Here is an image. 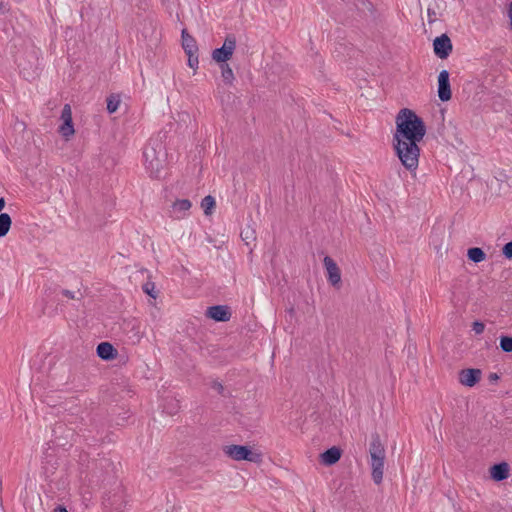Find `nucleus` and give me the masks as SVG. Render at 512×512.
<instances>
[{"instance_id":"f8f14e48","label":"nucleus","mask_w":512,"mask_h":512,"mask_svg":"<svg viewBox=\"0 0 512 512\" xmlns=\"http://www.w3.org/2000/svg\"><path fill=\"white\" fill-rule=\"evenodd\" d=\"M192 203L188 199H178L172 205V213L177 219L184 218L190 210Z\"/></svg>"},{"instance_id":"9d476101","label":"nucleus","mask_w":512,"mask_h":512,"mask_svg":"<svg viewBox=\"0 0 512 512\" xmlns=\"http://www.w3.org/2000/svg\"><path fill=\"white\" fill-rule=\"evenodd\" d=\"M370 460H385V448L381 442L379 434L375 433L371 436L369 446Z\"/></svg>"},{"instance_id":"6e6552de","label":"nucleus","mask_w":512,"mask_h":512,"mask_svg":"<svg viewBox=\"0 0 512 512\" xmlns=\"http://www.w3.org/2000/svg\"><path fill=\"white\" fill-rule=\"evenodd\" d=\"M206 316L217 322H227L231 318V312L226 305H215L207 308Z\"/></svg>"},{"instance_id":"b1692460","label":"nucleus","mask_w":512,"mask_h":512,"mask_svg":"<svg viewBox=\"0 0 512 512\" xmlns=\"http://www.w3.org/2000/svg\"><path fill=\"white\" fill-rule=\"evenodd\" d=\"M500 348L504 352H512V337L501 336L500 337Z\"/></svg>"},{"instance_id":"c85d7f7f","label":"nucleus","mask_w":512,"mask_h":512,"mask_svg":"<svg viewBox=\"0 0 512 512\" xmlns=\"http://www.w3.org/2000/svg\"><path fill=\"white\" fill-rule=\"evenodd\" d=\"M62 295L70 299H75V293L67 289L62 290Z\"/></svg>"},{"instance_id":"39448f33","label":"nucleus","mask_w":512,"mask_h":512,"mask_svg":"<svg viewBox=\"0 0 512 512\" xmlns=\"http://www.w3.org/2000/svg\"><path fill=\"white\" fill-rule=\"evenodd\" d=\"M434 53L440 59H446L452 51V43L446 34L436 37L433 41Z\"/></svg>"},{"instance_id":"a878e982","label":"nucleus","mask_w":512,"mask_h":512,"mask_svg":"<svg viewBox=\"0 0 512 512\" xmlns=\"http://www.w3.org/2000/svg\"><path fill=\"white\" fill-rule=\"evenodd\" d=\"M155 284L152 282H147L143 285V291L150 295L152 298H156V295L154 294Z\"/></svg>"},{"instance_id":"ddd939ff","label":"nucleus","mask_w":512,"mask_h":512,"mask_svg":"<svg viewBox=\"0 0 512 512\" xmlns=\"http://www.w3.org/2000/svg\"><path fill=\"white\" fill-rule=\"evenodd\" d=\"M98 357L103 360L114 359L117 355V350L109 342H101L96 349Z\"/></svg>"},{"instance_id":"f03ea898","label":"nucleus","mask_w":512,"mask_h":512,"mask_svg":"<svg viewBox=\"0 0 512 512\" xmlns=\"http://www.w3.org/2000/svg\"><path fill=\"white\" fill-rule=\"evenodd\" d=\"M143 156L145 168L150 176L152 178H160L165 162V153L163 152L162 145L145 147Z\"/></svg>"},{"instance_id":"dca6fc26","label":"nucleus","mask_w":512,"mask_h":512,"mask_svg":"<svg viewBox=\"0 0 512 512\" xmlns=\"http://www.w3.org/2000/svg\"><path fill=\"white\" fill-rule=\"evenodd\" d=\"M370 465L374 483L380 484L383 480L384 460H370Z\"/></svg>"},{"instance_id":"2eb2a0df","label":"nucleus","mask_w":512,"mask_h":512,"mask_svg":"<svg viewBox=\"0 0 512 512\" xmlns=\"http://www.w3.org/2000/svg\"><path fill=\"white\" fill-rule=\"evenodd\" d=\"M341 450L337 447H331L321 454L322 463L325 465H333L339 461Z\"/></svg>"},{"instance_id":"7c9ffc66","label":"nucleus","mask_w":512,"mask_h":512,"mask_svg":"<svg viewBox=\"0 0 512 512\" xmlns=\"http://www.w3.org/2000/svg\"><path fill=\"white\" fill-rule=\"evenodd\" d=\"M52 512H68L67 509L63 506H57L53 509Z\"/></svg>"},{"instance_id":"0eeeda50","label":"nucleus","mask_w":512,"mask_h":512,"mask_svg":"<svg viewBox=\"0 0 512 512\" xmlns=\"http://www.w3.org/2000/svg\"><path fill=\"white\" fill-rule=\"evenodd\" d=\"M438 97L443 102L449 101L452 97L447 70H442L438 75Z\"/></svg>"},{"instance_id":"72a5a7b5","label":"nucleus","mask_w":512,"mask_h":512,"mask_svg":"<svg viewBox=\"0 0 512 512\" xmlns=\"http://www.w3.org/2000/svg\"><path fill=\"white\" fill-rule=\"evenodd\" d=\"M249 237H250V234H248V231H246V235H245V237L243 239L247 240Z\"/></svg>"},{"instance_id":"473e14b6","label":"nucleus","mask_w":512,"mask_h":512,"mask_svg":"<svg viewBox=\"0 0 512 512\" xmlns=\"http://www.w3.org/2000/svg\"><path fill=\"white\" fill-rule=\"evenodd\" d=\"M509 18H510V24H511V28H512V3L510 4V7H509Z\"/></svg>"},{"instance_id":"f257e3e1","label":"nucleus","mask_w":512,"mask_h":512,"mask_svg":"<svg viewBox=\"0 0 512 512\" xmlns=\"http://www.w3.org/2000/svg\"><path fill=\"white\" fill-rule=\"evenodd\" d=\"M426 134V126L413 110L403 108L396 117V131L393 146L402 165L409 171L418 167L421 142Z\"/></svg>"},{"instance_id":"6ab92c4d","label":"nucleus","mask_w":512,"mask_h":512,"mask_svg":"<svg viewBox=\"0 0 512 512\" xmlns=\"http://www.w3.org/2000/svg\"><path fill=\"white\" fill-rule=\"evenodd\" d=\"M12 225V219L7 213H0V237H4L9 232Z\"/></svg>"},{"instance_id":"4be33fe9","label":"nucleus","mask_w":512,"mask_h":512,"mask_svg":"<svg viewBox=\"0 0 512 512\" xmlns=\"http://www.w3.org/2000/svg\"><path fill=\"white\" fill-rule=\"evenodd\" d=\"M221 75L226 83L231 84L234 80V74L231 67L227 63L221 64Z\"/></svg>"},{"instance_id":"f3484780","label":"nucleus","mask_w":512,"mask_h":512,"mask_svg":"<svg viewBox=\"0 0 512 512\" xmlns=\"http://www.w3.org/2000/svg\"><path fill=\"white\" fill-rule=\"evenodd\" d=\"M181 37H182V47H183L185 53L198 52V47H197L195 39L191 35L188 34L186 29L182 30Z\"/></svg>"},{"instance_id":"412c9836","label":"nucleus","mask_w":512,"mask_h":512,"mask_svg":"<svg viewBox=\"0 0 512 512\" xmlns=\"http://www.w3.org/2000/svg\"><path fill=\"white\" fill-rule=\"evenodd\" d=\"M215 204V199L211 195H207L202 199L201 207L203 208L205 215L212 214Z\"/></svg>"},{"instance_id":"5701e85b","label":"nucleus","mask_w":512,"mask_h":512,"mask_svg":"<svg viewBox=\"0 0 512 512\" xmlns=\"http://www.w3.org/2000/svg\"><path fill=\"white\" fill-rule=\"evenodd\" d=\"M119 105H120V99L118 96L112 94L107 98V111L110 114L116 112Z\"/></svg>"},{"instance_id":"423d86ee","label":"nucleus","mask_w":512,"mask_h":512,"mask_svg":"<svg viewBox=\"0 0 512 512\" xmlns=\"http://www.w3.org/2000/svg\"><path fill=\"white\" fill-rule=\"evenodd\" d=\"M61 119L63 120L62 125L59 127V133L66 139L74 134V127L72 122V110L69 104H65L62 112Z\"/></svg>"},{"instance_id":"bb28decb","label":"nucleus","mask_w":512,"mask_h":512,"mask_svg":"<svg viewBox=\"0 0 512 512\" xmlns=\"http://www.w3.org/2000/svg\"><path fill=\"white\" fill-rule=\"evenodd\" d=\"M484 329H485V325L483 322H480V321H475L473 322L472 324V330L476 333V334H482L484 332Z\"/></svg>"},{"instance_id":"20e7f679","label":"nucleus","mask_w":512,"mask_h":512,"mask_svg":"<svg viewBox=\"0 0 512 512\" xmlns=\"http://www.w3.org/2000/svg\"><path fill=\"white\" fill-rule=\"evenodd\" d=\"M236 48V37L232 34L226 36L222 47L212 52V59L218 63H226Z\"/></svg>"},{"instance_id":"2f4dec72","label":"nucleus","mask_w":512,"mask_h":512,"mask_svg":"<svg viewBox=\"0 0 512 512\" xmlns=\"http://www.w3.org/2000/svg\"><path fill=\"white\" fill-rule=\"evenodd\" d=\"M489 379L490 381H496L499 379V376L496 373H491Z\"/></svg>"},{"instance_id":"c756f323","label":"nucleus","mask_w":512,"mask_h":512,"mask_svg":"<svg viewBox=\"0 0 512 512\" xmlns=\"http://www.w3.org/2000/svg\"><path fill=\"white\" fill-rule=\"evenodd\" d=\"M213 388H214L218 393H220V394H222V393H223L224 387H223V385H222L221 383H219V382H215V383L213 384Z\"/></svg>"},{"instance_id":"4468645a","label":"nucleus","mask_w":512,"mask_h":512,"mask_svg":"<svg viewBox=\"0 0 512 512\" xmlns=\"http://www.w3.org/2000/svg\"><path fill=\"white\" fill-rule=\"evenodd\" d=\"M491 477L496 481H502L509 476V466L507 463H498L491 467Z\"/></svg>"},{"instance_id":"cd10ccee","label":"nucleus","mask_w":512,"mask_h":512,"mask_svg":"<svg viewBox=\"0 0 512 512\" xmlns=\"http://www.w3.org/2000/svg\"><path fill=\"white\" fill-rule=\"evenodd\" d=\"M502 253L507 259H512V241L504 245Z\"/></svg>"},{"instance_id":"aec40b11","label":"nucleus","mask_w":512,"mask_h":512,"mask_svg":"<svg viewBox=\"0 0 512 512\" xmlns=\"http://www.w3.org/2000/svg\"><path fill=\"white\" fill-rule=\"evenodd\" d=\"M163 409L168 415L173 416L180 410V403L177 399H167Z\"/></svg>"},{"instance_id":"f704fd0d","label":"nucleus","mask_w":512,"mask_h":512,"mask_svg":"<svg viewBox=\"0 0 512 512\" xmlns=\"http://www.w3.org/2000/svg\"><path fill=\"white\" fill-rule=\"evenodd\" d=\"M249 237H250V234H248V231H246V235H245V237L243 239L247 240Z\"/></svg>"},{"instance_id":"393cba45","label":"nucleus","mask_w":512,"mask_h":512,"mask_svg":"<svg viewBox=\"0 0 512 512\" xmlns=\"http://www.w3.org/2000/svg\"><path fill=\"white\" fill-rule=\"evenodd\" d=\"M186 54L188 56L189 67H191L192 69H196L199 64L197 52L186 53Z\"/></svg>"},{"instance_id":"a211bd4d","label":"nucleus","mask_w":512,"mask_h":512,"mask_svg":"<svg viewBox=\"0 0 512 512\" xmlns=\"http://www.w3.org/2000/svg\"><path fill=\"white\" fill-rule=\"evenodd\" d=\"M467 257L474 263H480L485 260L486 254L481 248L473 247L468 249Z\"/></svg>"},{"instance_id":"9b49d317","label":"nucleus","mask_w":512,"mask_h":512,"mask_svg":"<svg viewBox=\"0 0 512 512\" xmlns=\"http://www.w3.org/2000/svg\"><path fill=\"white\" fill-rule=\"evenodd\" d=\"M481 378V370L479 369H463L459 374V381L462 385L473 387Z\"/></svg>"},{"instance_id":"1a4fd4ad","label":"nucleus","mask_w":512,"mask_h":512,"mask_svg":"<svg viewBox=\"0 0 512 512\" xmlns=\"http://www.w3.org/2000/svg\"><path fill=\"white\" fill-rule=\"evenodd\" d=\"M324 266L327 270L328 281L332 286H337L341 282L340 269L336 262L329 256H325L323 260Z\"/></svg>"},{"instance_id":"7ed1b4c3","label":"nucleus","mask_w":512,"mask_h":512,"mask_svg":"<svg viewBox=\"0 0 512 512\" xmlns=\"http://www.w3.org/2000/svg\"><path fill=\"white\" fill-rule=\"evenodd\" d=\"M225 454L235 461L246 460L253 463L261 461V454L253 452L249 447L242 445H228L224 448Z\"/></svg>"}]
</instances>
